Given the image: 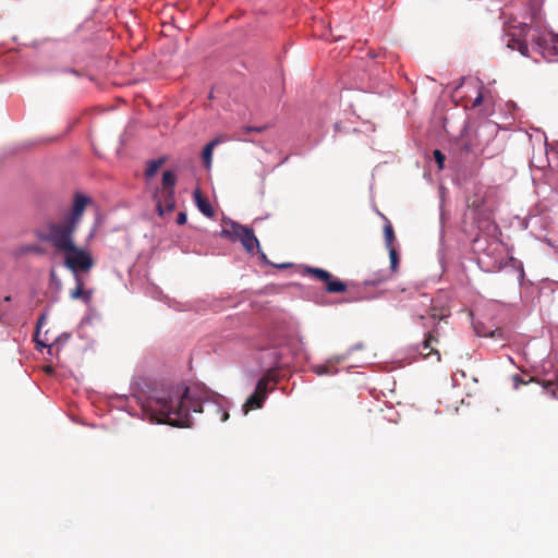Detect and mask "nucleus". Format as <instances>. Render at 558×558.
Segmentation results:
<instances>
[{"label":"nucleus","instance_id":"25","mask_svg":"<svg viewBox=\"0 0 558 558\" xmlns=\"http://www.w3.org/2000/svg\"><path fill=\"white\" fill-rule=\"evenodd\" d=\"M512 379H513V383H514V387H515V388H518V387H519V385H525V384H526V381H524V380L521 378V376H520V375H518V374H515V375L512 377Z\"/></svg>","mask_w":558,"mask_h":558},{"label":"nucleus","instance_id":"6","mask_svg":"<svg viewBox=\"0 0 558 558\" xmlns=\"http://www.w3.org/2000/svg\"><path fill=\"white\" fill-rule=\"evenodd\" d=\"M436 332H437V330H436V329H434V330L429 331V332L426 335V337H425V339H424L423 343L421 344V348H420V354H421V355H423V357H425V359H427V357H429V356L434 355V356H435V360H436L437 362H439V361H440V353H439V351L434 347L435 344H437V343H438V338H437V336H436Z\"/></svg>","mask_w":558,"mask_h":558},{"label":"nucleus","instance_id":"29","mask_svg":"<svg viewBox=\"0 0 558 558\" xmlns=\"http://www.w3.org/2000/svg\"><path fill=\"white\" fill-rule=\"evenodd\" d=\"M279 268H286L288 267V264H281V265H278Z\"/></svg>","mask_w":558,"mask_h":558},{"label":"nucleus","instance_id":"20","mask_svg":"<svg viewBox=\"0 0 558 558\" xmlns=\"http://www.w3.org/2000/svg\"><path fill=\"white\" fill-rule=\"evenodd\" d=\"M433 154H434V159H435V161L438 165V168L442 169L444 168V162H445V159H446L445 155L439 149H435Z\"/></svg>","mask_w":558,"mask_h":558},{"label":"nucleus","instance_id":"11","mask_svg":"<svg viewBox=\"0 0 558 558\" xmlns=\"http://www.w3.org/2000/svg\"><path fill=\"white\" fill-rule=\"evenodd\" d=\"M339 361H340V359L337 357L335 361L329 360L325 364L313 365L311 368L318 376L335 375L338 373L336 363H338Z\"/></svg>","mask_w":558,"mask_h":558},{"label":"nucleus","instance_id":"1","mask_svg":"<svg viewBox=\"0 0 558 558\" xmlns=\"http://www.w3.org/2000/svg\"><path fill=\"white\" fill-rule=\"evenodd\" d=\"M204 404L220 422L229 420L230 401L204 385H195L192 388L178 385L156 390L143 403V411L151 422L190 427L191 412L202 413Z\"/></svg>","mask_w":558,"mask_h":558},{"label":"nucleus","instance_id":"13","mask_svg":"<svg viewBox=\"0 0 558 558\" xmlns=\"http://www.w3.org/2000/svg\"><path fill=\"white\" fill-rule=\"evenodd\" d=\"M266 398L254 392L252 396L247 398L242 407L243 415H246L251 410L259 409L263 407V403Z\"/></svg>","mask_w":558,"mask_h":558},{"label":"nucleus","instance_id":"4","mask_svg":"<svg viewBox=\"0 0 558 558\" xmlns=\"http://www.w3.org/2000/svg\"><path fill=\"white\" fill-rule=\"evenodd\" d=\"M305 272L311 275L316 280L324 282L325 289L329 293H342L347 291L345 283L335 278L329 271L325 269L307 267Z\"/></svg>","mask_w":558,"mask_h":558},{"label":"nucleus","instance_id":"3","mask_svg":"<svg viewBox=\"0 0 558 558\" xmlns=\"http://www.w3.org/2000/svg\"><path fill=\"white\" fill-rule=\"evenodd\" d=\"M221 236L233 242L240 241L250 254H254L255 250L260 251L259 241L255 236L254 230L231 219H223Z\"/></svg>","mask_w":558,"mask_h":558},{"label":"nucleus","instance_id":"8","mask_svg":"<svg viewBox=\"0 0 558 558\" xmlns=\"http://www.w3.org/2000/svg\"><path fill=\"white\" fill-rule=\"evenodd\" d=\"M225 142V138L222 136H217L215 137L213 141H210L209 143H207L205 145V147L203 148L202 150V154H201V157H202V160H203V163H204V167L207 169V170H210L211 169V163H213V155H214V149L220 144Z\"/></svg>","mask_w":558,"mask_h":558},{"label":"nucleus","instance_id":"9","mask_svg":"<svg viewBox=\"0 0 558 558\" xmlns=\"http://www.w3.org/2000/svg\"><path fill=\"white\" fill-rule=\"evenodd\" d=\"M194 198H195V203H196V206L198 208V210L205 215L206 217L208 218H213L214 215H215V211L210 205V203L208 202L207 198H205L203 195H202V192L196 189L194 191Z\"/></svg>","mask_w":558,"mask_h":558},{"label":"nucleus","instance_id":"7","mask_svg":"<svg viewBox=\"0 0 558 558\" xmlns=\"http://www.w3.org/2000/svg\"><path fill=\"white\" fill-rule=\"evenodd\" d=\"M156 206L158 214L162 216L166 211L174 209V191H161L156 195Z\"/></svg>","mask_w":558,"mask_h":558},{"label":"nucleus","instance_id":"28","mask_svg":"<svg viewBox=\"0 0 558 558\" xmlns=\"http://www.w3.org/2000/svg\"><path fill=\"white\" fill-rule=\"evenodd\" d=\"M480 206H481V205H480V204H477V203H475V202H473V203L470 205V207H474V208H480Z\"/></svg>","mask_w":558,"mask_h":558},{"label":"nucleus","instance_id":"23","mask_svg":"<svg viewBox=\"0 0 558 558\" xmlns=\"http://www.w3.org/2000/svg\"><path fill=\"white\" fill-rule=\"evenodd\" d=\"M187 216L185 213L180 211L177 216V223L178 225H184L186 222Z\"/></svg>","mask_w":558,"mask_h":558},{"label":"nucleus","instance_id":"19","mask_svg":"<svg viewBox=\"0 0 558 558\" xmlns=\"http://www.w3.org/2000/svg\"><path fill=\"white\" fill-rule=\"evenodd\" d=\"M389 250V258H390V267L392 271L397 270L398 264H399V257L398 253L395 247L388 248Z\"/></svg>","mask_w":558,"mask_h":558},{"label":"nucleus","instance_id":"27","mask_svg":"<svg viewBox=\"0 0 558 558\" xmlns=\"http://www.w3.org/2000/svg\"><path fill=\"white\" fill-rule=\"evenodd\" d=\"M45 320H46V316L41 315L37 322V327L40 328V326L44 324Z\"/></svg>","mask_w":558,"mask_h":558},{"label":"nucleus","instance_id":"10","mask_svg":"<svg viewBox=\"0 0 558 558\" xmlns=\"http://www.w3.org/2000/svg\"><path fill=\"white\" fill-rule=\"evenodd\" d=\"M507 47L511 50H518L522 56H527L529 47L525 40L517 37L515 34H507Z\"/></svg>","mask_w":558,"mask_h":558},{"label":"nucleus","instance_id":"22","mask_svg":"<svg viewBox=\"0 0 558 558\" xmlns=\"http://www.w3.org/2000/svg\"><path fill=\"white\" fill-rule=\"evenodd\" d=\"M24 252L40 254V253H43V250L38 245L33 244V245L26 246L24 248Z\"/></svg>","mask_w":558,"mask_h":558},{"label":"nucleus","instance_id":"14","mask_svg":"<svg viewBox=\"0 0 558 558\" xmlns=\"http://www.w3.org/2000/svg\"><path fill=\"white\" fill-rule=\"evenodd\" d=\"M76 288L70 292L72 299H83L85 302L90 300V292H86L83 289V280L77 275L75 276Z\"/></svg>","mask_w":558,"mask_h":558},{"label":"nucleus","instance_id":"32","mask_svg":"<svg viewBox=\"0 0 558 558\" xmlns=\"http://www.w3.org/2000/svg\"><path fill=\"white\" fill-rule=\"evenodd\" d=\"M4 300H5L7 302H9V301H11V298H10V296H7Z\"/></svg>","mask_w":558,"mask_h":558},{"label":"nucleus","instance_id":"5","mask_svg":"<svg viewBox=\"0 0 558 558\" xmlns=\"http://www.w3.org/2000/svg\"><path fill=\"white\" fill-rule=\"evenodd\" d=\"M272 366L267 369L265 375L257 381L255 391L257 395L263 396L266 398L268 392V383L276 381V369L281 365V355L277 350H272L270 353Z\"/></svg>","mask_w":558,"mask_h":558},{"label":"nucleus","instance_id":"26","mask_svg":"<svg viewBox=\"0 0 558 558\" xmlns=\"http://www.w3.org/2000/svg\"><path fill=\"white\" fill-rule=\"evenodd\" d=\"M529 28L530 27L526 24L522 25L520 28V32H519V36L523 35V34L525 35V31H527Z\"/></svg>","mask_w":558,"mask_h":558},{"label":"nucleus","instance_id":"16","mask_svg":"<svg viewBox=\"0 0 558 558\" xmlns=\"http://www.w3.org/2000/svg\"><path fill=\"white\" fill-rule=\"evenodd\" d=\"M384 236H385V242H386L387 248H392L396 236H395L393 228L388 220L384 227Z\"/></svg>","mask_w":558,"mask_h":558},{"label":"nucleus","instance_id":"21","mask_svg":"<svg viewBox=\"0 0 558 558\" xmlns=\"http://www.w3.org/2000/svg\"><path fill=\"white\" fill-rule=\"evenodd\" d=\"M267 125H260V126H243L242 128V131L244 133H250V132H258V133H262L264 132L265 130H267Z\"/></svg>","mask_w":558,"mask_h":558},{"label":"nucleus","instance_id":"18","mask_svg":"<svg viewBox=\"0 0 558 558\" xmlns=\"http://www.w3.org/2000/svg\"><path fill=\"white\" fill-rule=\"evenodd\" d=\"M542 386L546 391L551 393V397L558 399V377L555 381L553 380H543Z\"/></svg>","mask_w":558,"mask_h":558},{"label":"nucleus","instance_id":"30","mask_svg":"<svg viewBox=\"0 0 558 558\" xmlns=\"http://www.w3.org/2000/svg\"><path fill=\"white\" fill-rule=\"evenodd\" d=\"M523 277H524V271H523V270H521V272H520V278H521V279H523Z\"/></svg>","mask_w":558,"mask_h":558},{"label":"nucleus","instance_id":"15","mask_svg":"<svg viewBox=\"0 0 558 558\" xmlns=\"http://www.w3.org/2000/svg\"><path fill=\"white\" fill-rule=\"evenodd\" d=\"M177 178L175 174L167 170L162 173V191H174Z\"/></svg>","mask_w":558,"mask_h":558},{"label":"nucleus","instance_id":"12","mask_svg":"<svg viewBox=\"0 0 558 558\" xmlns=\"http://www.w3.org/2000/svg\"><path fill=\"white\" fill-rule=\"evenodd\" d=\"M536 44L551 56H558V35L551 34L548 39L538 38Z\"/></svg>","mask_w":558,"mask_h":558},{"label":"nucleus","instance_id":"17","mask_svg":"<svg viewBox=\"0 0 558 558\" xmlns=\"http://www.w3.org/2000/svg\"><path fill=\"white\" fill-rule=\"evenodd\" d=\"M163 162H165L163 158L148 161L147 168L145 170V175L147 178L154 177L156 174V172L158 171V169L162 166Z\"/></svg>","mask_w":558,"mask_h":558},{"label":"nucleus","instance_id":"31","mask_svg":"<svg viewBox=\"0 0 558 558\" xmlns=\"http://www.w3.org/2000/svg\"><path fill=\"white\" fill-rule=\"evenodd\" d=\"M385 280H386L385 278H380L377 282L379 283V282H383Z\"/></svg>","mask_w":558,"mask_h":558},{"label":"nucleus","instance_id":"24","mask_svg":"<svg viewBox=\"0 0 558 558\" xmlns=\"http://www.w3.org/2000/svg\"><path fill=\"white\" fill-rule=\"evenodd\" d=\"M483 98H484L483 93H482V90H480L477 96L473 100V107L480 106L483 102Z\"/></svg>","mask_w":558,"mask_h":558},{"label":"nucleus","instance_id":"2","mask_svg":"<svg viewBox=\"0 0 558 558\" xmlns=\"http://www.w3.org/2000/svg\"><path fill=\"white\" fill-rule=\"evenodd\" d=\"M89 202L88 197L76 194L72 208L60 220L47 219L34 230L38 241L64 253V266L75 275L78 271L87 272L94 266L90 253L75 244V232Z\"/></svg>","mask_w":558,"mask_h":558}]
</instances>
